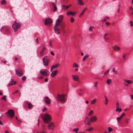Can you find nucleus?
<instances>
[{
  "mask_svg": "<svg viewBox=\"0 0 133 133\" xmlns=\"http://www.w3.org/2000/svg\"><path fill=\"white\" fill-rule=\"evenodd\" d=\"M43 119L44 121V122L46 123H49V121H50L51 120V116L48 114H46L44 115Z\"/></svg>",
  "mask_w": 133,
  "mask_h": 133,
  "instance_id": "obj_1",
  "label": "nucleus"
},
{
  "mask_svg": "<svg viewBox=\"0 0 133 133\" xmlns=\"http://www.w3.org/2000/svg\"><path fill=\"white\" fill-rule=\"evenodd\" d=\"M65 95L63 94L62 95H58L57 97V99L58 101H61L62 102L64 103L65 101Z\"/></svg>",
  "mask_w": 133,
  "mask_h": 133,
  "instance_id": "obj_2",
  "label": "nucleus"
},
{
  "mask_svg": "<svg viewBox=\"0 0 133 133\" xmlns=\"http://www.w3.org/2000/svg\"><path fill=\"white\" fill-rule=\"evenodd\" d=\"M21 25L20 23H17V24H13L12 27L14 31L15 32L17 31Z\"/></svg>",
  "mask_w": 133,
  "mask_h": 133,
  "instance_id": "obj_3",
  "label": "nucleus"
},
{
  "mask_svg": "<svg viewBox=\"0 0 133 133\" xmlns=\"http://www.w3.org/2000/svg\"><path fill=\"white\" fill-rule=\"evenodd\" d=\"M49 61V59L47 58L46 56L44 57L43 60L44 65L45 66H48V62Z\"/></svg>",
  "mask_w": 133,
  "mask_h": 133,
  "instance_id": "obj_4",
  "label": "nucleus"
},
{
  "mask_svg": "<svg viewBox=\"0 0 133 133\" xmlns=\"http://www.w3.org/2000/svg\"><path fill=\"white\" fill-rule=\"evenodd\" d=\"M59 25V24L55 23L54 28V30L57 34L60 33V29L57 27Z\"/></svg>",
  "mask_w": 133,
  "mask_h": 133,
  "instance_id": "obj_5",
  "label": "nucleus"
},
{
  "mask_svg": "<svg viewBox=\"0 0 133 133\" xmlns=\"http://www.w3.org/2000/svg\"><path fill=\"white\" fill-rule=\"evenodd\" d=\"M52 19L50 18H47L45 21V24L46 25H49L52 23Z\"/></svg>",
  "mask_w": 133,
  "mask_h": 133,
  "instance_id": "obj_6",
  "label": "nucleus"
},
{
  "mask_svg": "<svg viewBox=\"0 0 133 133\" xmlns=\"http://www.w3.org/2000/svg\"><path fill=\"white\" fill-rule=\"evenodd\" d=\"M47 71H48L45 69H42L40 71L41 74L45 76H47L49 75V74H48Z\"/></svg>",
  "mask_w": 133,
  "mask_h": 133,
  "instance_id": "obj_7",
  "label": "nucleus"
},
{
  "mask_svg": "<svg viewBox=\"0 0 133 133\" xmlns=\"http://www.w3.org/2000/svg\"><path fill=\"white\" fill-rule=\"evenodd\" d=\"M16 74L18 76L21 77V76L23 75V72L22 70L21 69H18L16 70Z\"/></svg>",
  "mask_w": 133,
  "mask_h": 133,
  "instance_id": "obj_8",
  "label": "nucleus"
},
{
  "mask_svg": "<svg viewBox=\"0 0 133 133\" xmlns=\"http://www.w3.org/2000/svg\"><path fill=\"white\" fill-rule=\"evenodd\" d=\"M8 113L11 118L12 117L14 116V112L12 109L9 110L6 114Z\"/></svg>",
  "mask_w": 133,
  "mask_h": 133,
  "instance_id": "obj_9",
  "label": "nucleus"
},
{
  "mask_svg": "<svg viewBox=\"0 0 133 133\" xmlns=\"http://www.w3.org/2000/svg\"><path fill=\"white\" fill-rule=\"evenodd\" d=\"M63 16L62 15H59L58 19H57L55 23L59 24L60 25V23H61L63 20Z\"/></svg>",
  "mask_w": 133,
  "mask_h": 133,
  "instance_id": "obj_10",
  "label": "nucleus"
},
{
  "mask_svg": "<svg viewBox=\"0 0 133 133\" xmlns=\"http://www.w3.org/2000/svg\"><path fill=\"white\" fill-rule=\"evenodd\" d=\"M97 117L96 116H94L90 118V122H96L97 120Z\"/></svg>",
  "mask_w": 133,
  "mask_h": 133,
  "instance_id": "obj_11",
  "label": "nucleus"
},
{
  "mask_svg": "<svg viewBox=\"0 0 133 133\" xmlns=\"http://www.w3.org/2000/svg\"><path fill=\"white\" fill-rule=\"evenodd\" d=\"M57 70H55L52 71L51 74V76L52 77H54L57 74L58 72Z\"/></svg>",
  "mask_w": 133,
  "mask_h": 133,
  "instance_id": "obj_12",
  "label": "nucleus"
},
{
  "mask_svg": "<svg viewBox=\"0 0 133 133\" xmlns=\"http://www.w3.org/2000/svg\"><path fill=\"white\" fill-rule=\"evenodd\" d=\"M72 77L73 79L75 81H78L79 79L78 76L77 75H72Z\"/></svg>",
  "mask_w": 133,
  "mask_h": 133,
  "instance_id": "obj_13",
  "label": "nucleus"
},
{
  "mask_svg": "<svg viewBox=\"0 0 133 133\" xmlns=\"http://www.w3.org/2000/svg\"><path fill=\"white\" fill-rule=\"evenodd\" d=\"M90 121H89V118L88 117H86L84 120V123L85 125H89L90 124Z\"/></svg>",
  "mask_w": 133,
  "mask_h": 133,
  "instance_id": "obj_14",
  "label": "nucleus"
},
{
  "mask_svg": "<svg viewBox=\"0 0 133 133\" xmlns=\"http://www.w3.org/2000/svg\"><path fill=\"white\" fill-rule=\"evenodd\" d=\"M44 99L45 100V103L47 104H49L50 103L51 100L48 97H45Z\"/></svg>",
  "mask_w": 133,
  "mask_h": 133,
  "instance_id": "obj_15",
  "label": "nucleus"
},
{
  "mask_svg": "<svg viewBox=\"0 0 133 133\" xmlns=\"http://www.w3.org/2000/svg\"><path fill=\"white\" fill-rule=\"evenodd\" d=\"M87 8H84L83 10H82L79 15V17H81L82 16L84 13L87 10Z\"/></svg>",
  "mask_w": 133,
  "mask_h": 133,
  "instance_id": "obj_16",
  "label": "nucleus"
},
{
  "mask_svg": "<svg viewBox=\"0 0 133 133\" xmlns=\"http://www.w3.org/2000/svg\"><path fill=\"white\" fill-rule=\"evenodd\" d=\"M16 84V81L14 80H11L8 84V86H10L12 85H13Z\"/></svg>",
  "mask_w": 133,
  "mask_h": 133,
  "instance_id": "obj_17",
  "label": "nucleus"
},
{
  "mask_svg": "<svg viewBox=\"0 0 133 133\" xmlns=\"http://www.w3.org/2000/svg\"><path fill=\"white\" fill-rule=\"evenodd\" d=\"M76 13V12H73L70 11H68V12H67V15L68 16H69V15L74 16Z\"/></svg>",
  "mask_w": 133,
  "mask_h": 133,
  "instance_id": "obj_18",
  "label": "nucleus"
},
{
  "mask_svg": "<svg viewBox=\"0 0 133 133\" xmlns=\"http://www.w3.org/2000/svg\"><path fill=\"white\" fill-rule=\"evenodd\" d=\"M113 49L115 51H119L120 50V48L117 46L115 45L114 46Z\"/></svg>",
  "mask_w": 133,
  "mask_h": 133,
  "instance_id": "obj_19",
  "label": "nucleus"
},
{
  "mask_svg": "<svg viewBox=\"0 0 133 133\" xmlns=\"http://www.w3.org/2000/svg\"><path fill=\"white\" fill-rule=\"evenodd\" d=\"M125 115V114L124 112H123L122 113V115L121 116L119 117H118L117 118V120L118 122H119V119L121 118L123 116H124Z\"/></svg>",
  "mask_w": 133,
  "mask_h": 133,
  "instance_id": "obj_20",
  "label": "nucleus"
},
{
  "mask_svg": "<svg viewBox=\"0 0 133 133\" xmlns=\"http://www.w3.org/2000/svg\"><path fill=\"white\" fill-rule=\"evenodd\" d=\"M123 81H124V82L127 83L128 84H130L132 82V81L128 80L125 79H123Z\"/></svg>",
  "mask_w": 133,
  "mask_h": 133,
  "instance_id": "obj_21",
  "label": "nucleus"
},
{
  "mask_svg": "<svg viewBox=\"0 0 133 133\" xmlns=\"http://www.w3.org/2000/svg\"><path fill=\"white\" fill-rule=\"evenodd\" d=\"M45 49L46 48L45 47H44L42 48V49L41 50V51L40 53V55H41V56L43 55V54L45 50Z\"/></svg>",
  "mask_w": 133,
  "mask_h": 133,
  "instance_id": "obj_22",
  "label": "nucleus"
},
{
  "mask_svg": "<svg viewBox=\"0 0 133 133\" xmlns=\"http://www.w3.org/2000/svg\"><path fill=\"white\" fill-rule=\"evenodd\" d=\"M60 25H61V27L62 30H63L65 27V25L64 23H60Z\"/></svg>",
  "mask_w": 133,
  "mask_h": 133,
  "instance_id": "obj_23",
  "label": "nucleus"
},
{
  "mask_svg": "<svg viewBox=\"0 0 133 133\" xmlns=\"http://www.w3.org/2000/svg\"><path fill=\"white\" fill-rule=\"evenodd\" d=\"M28 107L29 109H31L34 107V105L31 104L30 103H28Z\"/></svg>",
  "mask_w": 133,
  "mask_h": 133,
  "instance_id": "obj_24",
  "label": "nucleus"
},
{
  "mask_svg": "<svg viewBox=\"0 0 133 133\" xmlns=\"http://www.w3.org/2000/svg\"><path fill=\"white\" fill-rule=\"evenodd\" d=\"M77 3L78 4L81 5H83L84 3L81 0H78L77 1Z\"/></svg>",
  "mask_w": 133,
  "mask_h": 133,
  "instance_id": "obj_25",
  "label": "nucleus"
},
{
  "mask_svg": "<svg viewBox=\"0 0 133 133\" xmlns=\"http://www.w3.org/2000/svg\"><path fill=\"white\" fill-rule=\"evenodd\" d=\"M71 6V5H70L69 6H65V5H63V6L62 9L64 10H66L70 6Z\"/></svg>",
  "mask_w": 133,
  "mask_h": 133,
  "instance_id": "obj_26",
  "label": "nucleus"
},
{
  "mask_svg": "<svg viewBox=\"0 0 133 133\" xmlns=\"http://www.w3.org/2000/svg\"><path fill=\"white\" fill-rule=\"evenodd\" d=\"M60 65V64H59L58 63L52 66L53 67V68H54V69H55L57 68Z\"/></svg>",
  "mask_w": 133,
  "mask_h": 133,
  "instance_id": "obj_27",
  "label": "nucleus"
},
{
  "mask_svg": "<svg viewBox=\"0 0 133 133\" xmlns=\"http://www.w3.org/2000/svg\"><path fill=\"white\" fill-rule=\"evenodd\" d=\"M89 56V55L88 54H86L83 59V61H84Z\"/></svg>",
  "mask_w": 133,
  "mask_h": 133,
  "instance_id": "obj_28",
  "label": "nucleus"
},
{
  "mask_svg": "<svg viewBox=\"0 0 133 133\" xmlns=\"http://www.w3.org/2000/svg\"><path fill=\"white\" fill-rule=\"evenodd\" d=\"M72 66L73 67L78 68L79 67V66L76 63H74L73 64Z\"/></svg>",
  "mask_w": 133,
  "mask_h": 133,
  "instance_id": "obj_29",
  "label": "nucleus"
},
{
  "mask_svg": "<svg viewBox=\"0 0 133 133\" xmlns=\"http://www.w3.org/2000/svg\"><path fill=\"white\" fill-rule=\"evenodd\" d=\"M111 82V79H108L107 81V83L108 85L110 84Z\"/></svg>",
  "mask_w": 133,
  "mask_h": 133,
  "instance_id": "obj_30",
  "label": "nucleus"
},
{
  "mask_svg": "<svg viewBox=\"0 0 133 133\" xmlns=\"http://www.w3.org/2000/svg\"><path fill=\"white\" fill-rule=\"evenodd\" d=\"M96 101V99H95L91 101V104H93L95 103Z\"/></svg>",
  "mask_w": 133,
  "mask_h": 133,
  "instance_id": "obj_31",
  "label": "nucleus"
},
{
  "mask_svg": "<svg viewBox=\"0 0 133 133\" xmlns=\"http://www.w3.org/2000/svg\"><path fill=\"white\" fill-rule=\"evenodd\" d=\"M93 130V128L92 127L90 128L89 129H87L86 130L88 131H91Z\"/></svg>",
  "mask_w": 133,
  "mask_h": 133,
  "instance_id": "obj_32",
  "label": "nucleus"
},
{
  "mask_svg": "<svg viewBox=\"0 0 133 133\" xmlns=\"http://www.w3.org/2000/svg\"><path fill=\"white\" fill-rule=\"evenodd\" d=\"M112 71L116 74H117V71L115 70V69L114 68H112Z\"/></svg>",
  "mask_w": 133,
  "mask_h": 133,
  "instance_id": "obj_33",
  "label": "nucleus"
},
{
  "mask_svg": "<svg viewBox=\"0 0 133 133\" xmlns=\"http://www.w3.org/2000/svg\"><path fill=\"white\" fill-rule=\"evenodd\" d=\"M6 2L5 0H3L1 2V4L2 5H3L6 4Z\"/></svg>",
  "mask_w": 133,
  "mask_h": 133,
  "instance_id": "obj_34",
  "label": "nucleus"
},
{
  "mask_svg": "<svg viewBox=\"0 0 133 133\" xmlns=\"http://www.w3.org/2000/svg\"><path fill=\"white\" fill-rule=\"evenodd\" d=\"M54 126V123L53 122L51 123L49 125H48V127L49 128Z\"/></svg>",
  "mask_w": 133,
  "mask_h": 133,
  "instance_id": "obj_35",
  "label": "nucleus"
},
{
  "mask_svg": "<svg viewBox=\"0 0 133 133\" xmlns=\"http://www.w3.org/2000/svg\"><path fill=\"white\" fill-rule=\"evenodd\" d=\"M94 112L92 110H91L89 112L88 115L89 116H91L93 113Z\"/></svg>",
  "mask_w": 133,
  "mask_h": 133,
  "instance_id": "obj_36",
  "label": "nucleus"
},
{
  "mask_svg": "<svg viewBox=\"0 0 133 133\" xmlns=\"http://www.w3.org/2000/svg\"><path fill=\"white\" fill-rule=\"evenodd\" d=\"M98 83L96 81L94 83V86L95 87H96L98 85Z\"/></svg>",
  "mask_w": 133,
  "mask_h": 133,
  "instance_id": "obj_37",
  "label": "nucleus"
},
{
  "mask_svg": "<svg viewBox=\"0 0 133 133\" xmlns=\"http://www.w3.org/2000/svg\"><path fill=\"white\" fill-rule=\"evenodd\" d=\"M6 96H4L2 98V99L3 100H4L5 101H7V100L6 99Z\"/></svg>",
  "mask_w": 133,
  "mask_h": 133,
  "instance_id": "obj_38",
  "label": "nucleus"
},
{
  "mask_svg": "<svg viewBox=\"0 0 133 133\" xmlns=\"http://www.w3.org/2000/svg\"><path fill=\"white\" fill-rule=\"evenodd\" d=\"M108 35V34H105L104 35V37L105 40H107L108 39V38L106 37V36H107Z\"/></svg>",
  "mask_w": 133,
  "mask_h": 133,
  "instance_id": "obj_39",
  "label": "nucleus"
},
{
  "mask_svg": "<svg viewBox=\"0 0 133 133\" xmlns=\"http://www.w3.org/2000/svg\"><path fill=\"white\" fill-rule=\"evenodd\" d=\"M79 130V129L78 128H77L75 129H74L73 130V131H75L76 132H77V133H78L77 131Z\"/></svg>",
  "mask_w": 133,
  "mask_h": 133,
  "instance_id": "obj_40",
  "label": "nucleus"
},
{
  "mask_svg": "<svg viewBox=\"0 0 133 133\" xmlns=\"http://www.w3.org/2000/svg\"><path fill=\"white\" fill-rule=\"evenodd\" d=\"M112 130V129L110 127H109L108 128V131L109 132H110Z\"/></svg>",
  "mask_w": 133,
  "mask_h": 133,
  "instance_id": "obj_41",
  "label": "nucleus"
},
{
  "mask_svg": "<svg viewBox=\"0 0 133 133\" xmlns=\"http://www.w3.org/2000/svg\"><path fill=\"white\" fill-rule=\"evenodd\" d=\"M26 77L25 76H24L22 77V80L23 81H25L26 80Z\"/></svg>",
  "mask_w": 133,
  "mask_h": 133,
  "instance_id": "obj_42",
  "label": "nucleus"
},
{
  "mask_svg": "<svg viewBox=\"0 0 133 133\" xmlns=\"http://www.w3.org/2000/svg\"><path fill=\"white\" fill-rule=\"evenodd\" d=\"M74 18L73 17H71L70 18V21L71 23H73L74 21Z\"/></svg>",
  "mask_w": 133,
  "mask_h": 133,
  "instance_id": "obj_43",
  "label": "nucleus"
},
{
  "mask_svg": "<svg viewBox=\"0 0 133 133\" xmlns=\"http://www.w3.org/2000/svg\"><path fill=\"white\" fill-rule=\"evenodd\" d=\"M109 69L108 70L106 71L104 73V75H106L108 74L109 72Z\"/></svg>",
  "mask_w": 133,
  "mask_h": 133,
  "instance_id": "obj_44",
  "label": "nucleus"
},
{
  "mask_svg": "<svg viewBox=\"0 0 133 133\" xmlns=\"http://www.w3.org/2000/svg\"><path fill=\"white\" fill-rule=\"evenodd\" d=\"M108 102V99L105 100V104L107 105V104Z\"/></svg>",
  "mask_w": 133,
  "mask_h": 133,
  "instance_id": "obj_45",
  "label": "nucleus"
},
{
  "mask_svg": "<svg viewBox=\"0 0 133 133\" xmlns=\"http://www.w3.org/2000/svg\"><path fill=\"white\" fill-rule=\"evenodd\" d=\"M116 106L117 107H119V103L118 102H116Z\"/></svg>",
  "mask_w": 133,
  "mask_h": 133,
  "instance_id": "obj_46",
  "label": "nucleus"
},
{
  "mask_svg": "<svg viewBox=\"0 0 133 133\" xmlns=\"http://www.w3.org/2000/svg\"><path fill=\"white\" fill-rule=\"evenodd\" d=\"M54 9L53 10V11H56V10H57V8L56 7V6L54 7Z\"/></svg>",
  "mask_w": 133,
  "mask_h": 133,
  "instance_id": "obj_47",
  "label": "nucleus"
},
{
  "mask_svg": "<svg viewBox=\"0 0 133 133\" xmlns=\"http://www.w3.org/2000/svg\"><path fill=\"white\" fill-rule=\"evenodd\" d=\"M47 108L46 107H45L43 109V112L46 111V110Z\"/></svg>",
  "mask_w": 133,
  "mask_h": 133,
  "instance_id": "obj_48",
  "label": "nucleus"
},
{
  "mask_svg": "<svg viewBox=\"0 0 133 133\" xmlns=\"http://www.w3.org/2000/svg\"><path fill=\"white\" fill-rule=\"evenodd\" d=\"M92 28H94V27H90V28H89V31H92Z\"/></svg>",
  "mask_w": 133,
  "mask_h": 133,
  "instance_id": "obj_49",
  "label": "nucleus"
},
{
  "mask_svg": "<svg viewBox=\"0 0 133 133\" xmlns=\"http://www.w3.org/2000/svg\"><path fill=\"white\" fill-rule=\"evenodd\" d=\"M130 23L131 24V26H132V25H133V23L132 21H130Z\"/></svg>",
  "mask_w": 133,
  "mask_h": 133,
  "instance_id": "obj_50",
  "label": "nucleus"
},
{
  "mask_svg": "<svg viewBox=\"0 0 133 133\" xmlns=\"http://www.w3.org/2000/svg\"><path fill=\"white\" fill-rule=\"evenodd\" d=\"M49 43H50V46L51 47H52V42L51 41H49Z\"/></svg>",
  "mask_w": 133,
  "mask_h": 133,
  "instance_id": "obj_51",
  "label": "nucleus"
},
{
  "mask_svg": "<svg viewBox=\"0 0 133 133\" xmlns=\"http://www.w3.org/2000/svg\"><path fill=\"white\" fill-rule=\"evenodd\" d=\"M51 54L53 56H54V52L52 51H51Z\"/></svg>",
  "mask_w": 133,
  "mask_h": 133,
  "instance_id": "obj_52",
  "label": "nucleus"
},
{
  "mask_svg": "<svg viewBox=\"0 0 133 133\" xmlns=\"http://www.w3.org/2000/svg\"><path fill=\"white\" fill-rule=\"evenodd\" d=\"M43 128V130L45 129H46V128H45L46 126L45 125H42Z\"/></svg>",
  "mask_w": 133,
  "mask_h": 133,
  "instance_id": "obj_53",
  "label": "nucleus"
},
{
  "mask_svg": "<svg viewBox=\"0 0 133 133\" xmlns=\"http://www.w3.org/2000/svg\"><path fill=\"white\" fill-rule=\"evenodd\" d=\"M106 24L107 25H109L110 24V23L108 22H106Z\"/></svg>",
  "mask_w": 133,
  "mask_h": 133,
  "instance_id": "obj_54",
  "label": "nucleus"
},
{
  "mask_svg": "<svg viewBox=\"0 0 133 133\" xmlns=\"http://www.w3.org/2000/svg\"><path fill=\"white\" fill-rule=\"evenodd\" d=\"M52 5L54 6V7H55L56 6L55 4L54 3H52Z\"/></svg>",
  "mask_w": 133,
  "mask_h": 133,
  "instance_id": "obj_55",
  "label": "nucleus"
},
{
  "mask_svg": "<svg viewBox=\"0 0 133 133\" xmlns=\"http://www.w3.org/2000/svg\"><path fill=\"white\" fill-rule=\"evenodd\" d=\"M129 120V119H127L126 120V122L127 124H128V121Z\"/></svg>",
  "mask_w": 133,
  "mask_h": 133,
  "instance_id": "obj_56",
  "label": "nucleus"
},
{
  "mask_svg": "<svg viewBox=\"0 0 133 133\" xmlns=\"http://www.w3.org/2000/svg\"><path fill=\"white\" fill-rule=\"evenodd\" d=\"M39 133H46V132L45 131H43L40 132Z\"/></svg>",
  "mask_w": 133,
  "mask_h": 133,
  "instance_id": "obj_57",
  "label": "nucleus"
},
{
  "mask_svg": "<svg viewBox=\"0 0 133 133\" xmlns=\"http://www.w3.org/2000/svg\"><path fill=\"white\" fill-rule=\"evenodd\" d=\"M131 99H133V95H131Z\"/></svg>",
  "mask_w": 133,
  "mask_h": 133,
  "instance_id": "obj_58",
  "label": "nucleus"
},
{
  "mask_svg": "<svg viewBox=\"0 0 133 133\" xmlns=\"http://www.w3.org/2000/svg\"><path fill=\"white\" fill-rule=\"evenodd\" d=\"M54 69V68H53V67L52 66V67L51 68L50 71H52Z\"/></svg>",
  "mask_w": 133,
  "mask_h": 133,
  "instance_id": "obj_59",
  "label": "nucleus"
},
{
  "mask_svg": "<svg viewBox=\"0 0 133 133\" xmlns=\"http://www.w3.org/2000/svg\"><path fill=\"white\" fill-rule=\"evenodd\" d=\"M43 78V77H42V76H41L38 77V79H42Z\"/></svg>",
  "mask_w": 133,
  "mask_h": 133,
  "instance_id": "obj_60",
  "label": "nucleus"
},
{
  "mask_svg": "<svg viewBox=\"0 0 133 133\" xmlns=\"http://www.w3.org/2000/svg\"><path fill=\"white\" fill-rule=\"evenodd\" d=\"M119 110V107H117V109H116V111H118Z\"/></svg>",
  "mask_w": 133,
  "mask_h": 133,
  "instance_id": "obj_61",
  "label": "nucleus"
},
{
  "mask_svg": "<svg viewBox=\"0 0 133 133\" xmlns=\"http://www.w3.org/2000/svg\"><path fill=\"white\" fill-rule=\"evenodd\" d=\"M36 41L37 42V43L38 44L39 43V41H38V38H37L36 39Z\"/></svg>",
  "mask_w": 133,
  "mask_h": 133,
  "instance_id": "obj_62",
  "label": "nucleus"
},
{
  "mask_svg": "<svg viewBox=\"0 0 133 133\" xmlns=\"http://www.w3.org/2000/svg\"><path fill=\"white\" fill-rule=\"evenodd\" d=\"M106 21H107V20L106 19H104L103 20H102V21L103 22H105Z\"/></svg>",
  "mask_w": 133,
  "mask_h": 133,
  "instance_id": "obj_63",
  "label": "nucleus"
},
{
  "mask_svg": "<svg viewBox=\"0 0 133 133\" xmlns=\"http://www.w3.org/2000/svg\"><path fill=\"white\" fill-rule=\"evenodd\" d=\"M48 79L46 78L45 79V82H47L48 81Z\"/></svg>",
  "mask_w": 133,
  "mask_h": 133,
  "instance_id": "obj_64",
  "label": "nucleus"
}]
</instances>
